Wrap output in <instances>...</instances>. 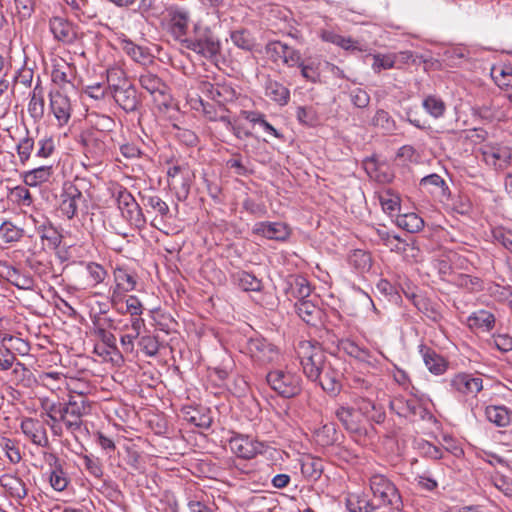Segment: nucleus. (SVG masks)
I'll return each mask as SVG.
<instances>
[{
    "mask_svg": "<svg viewBox=\"0 0 512 512\" xmlns=\"http://www.w3.org/2000/svg\"><path fill=\"white\" fill-rule=\"evenodd\" d=\"M75 384L80 383L77 380L67 383L69 395L67 402L64 403L61 422L67 431L77 438L88 434L83 417L90 414L91 404L85 396V391L77 390Z\"/></svg>",
    "mask_w": 512,
    "mask_h": 512,
    "instance_id": "1",
    "label": "nucleus"
},
{
    "mask_svg": "<svg viewBox=\"0 0 512 512\" xmlns=\"http://www.w3.org/2000/svg\"><path fill=\"white\" fill-rule=\"evenodd\" d=\"M369 488L372 493V501L377 508L390 507L400 511L403 507L402 497L396 485L385 475L373 473L369 477Z\"/></svg>",
    "mask_w": 512,
    "mask_h": 512,
    "instance_id": "2",
    "label": "nucleus"
},
{
    "mask_svg": "<svg viewBox=\"0 0 512 512\" xmlns=\"http://www.w3.org/2000/svg\"><path fill=\"white\" fill-rule=\"evenodd\" d=\"M297 352L303 372L309 379L316 381L329 362L326 354L318 344H313L310 341L300 342Z\"/></svg>",
    "mask_w": 512,
    "mask_h": 512,
    "instance_id": "3",
    "label": "nucleus"
},
{
    "mask_svg": "<svg viewBox=\"0 0 512 512\" xmlns=\"http://www.w3.org/2000/svg\"><path fill=\"white\" fill-rule=\"evenodd\" d=\"M266 379L275 392L286 398L297 396L302 390L301 377L291 371L273 370L267 374Z\"/></svg>",
    "mask_w": 512,
    "mask_h": 512,
    "instance_id": "4",
    "label": "nucleus"
},
{
    "mask_svg": "<svg viewBox=\"0 0 512 512\" xmlns=\"http://www.w3.org/2000/svg\"><path fill=\"white\" fill-rule=\"evenodd\" d=\"M482 160L496 171L507 169L512 160V150L509 146L497 142H486L479 148Z\"/></svg>",
    "mask_w": 512,
    "mask_h": 512,
    "instance_id": "5",
    "label": "nucleus"
},
{
    "mask_svg": "<svg viewBox=\"0 0 512 512\" xmlns=\"http://www.w3.org/2000/svg\"><path fill=\"white\" fill-rule=\"evenodd\" d=\"M450 391L459 397H476L483 389V380L469 373H458L449 381Z\"/></svg>",
    "mask_w": 512,
    "mask_h": 512,
    "instance_id": "6",
    "label": "nucleus"
},
{
    "mask_svg": "<svg viewBox=\"0 0 512 512\" xmlns=\"http://www.w3.org/2000/svg\"><path fill=\"white\" fill-rule=\"evenodd\" d=\"M167 30L172 37L184 44V41L188 40L185 38L189 23L190 13L187 9L171 6L167 9Z\"/></svg>",
    "mask_w": 512,
    "mask_h": 512,
    "instance_id": "7",
    "label": "nucleus"
},
{
    "mask_svg": "<svg viewBox=\"0 0 512 512\" xmlns=\"http://www.w3.org/2000/svg\"><path fill=\"white\" fill-rule=\"evenodd\" d=\"M184 46L208 59L220 52V42L209 28H205L195 39L184 41Z\"/></svg>",
    "mask_w": 512,
    "mask_h": 512,
    "instance_id": "8",
    "label": "nucleus"
},
{
    "mask_svg": "<svg viewBox=\"0 0 512 512\" xmlns=\"http://www.w3.org/2000/svg\"><path fill=\"white\" fill-rule=\"evenodd\" d=\"M246 352L254 362L259 364L271 363L279 358L276 346L262 337L250 338L246 344Z\"/></svg>",
    "mask_w": 512,
    "mask_h": 512,
    "instance_id": "9",
    "label": "nucleus"
},
{
    "mask_svg": "<svg viewBox=\"0 0 512 512\" xmlns=\"http://www.w3.org/2000/svg\"><path fill=\"white\" fill-rule=\"evenodd\" d=\"M266 54L274 63H282L287 67H296L300 64V51L281 42L271 41L266 45Z\"/></svg>",
    "mask_w": 512,
    "mask_h": 512,
    "instance_id": "10",
    "label": "nucleus"
},
{
    "mask_svg": "<svg viewBox=\"0 0 512 512\" xmlns=\"http://www.w3.org/2000/svg\"><path fill=\"white\" fill-rule=\"evenodd\" d=\"M50 109L59 127L69 122L72 112L70 99L61 91L56 90L50 93Z\"/></svg>",
    "mask_w": 512,
    "mask_h": 512,
    "instance_id": "11",
    "label": "nucleus"
},
{
    "mask_svg": "<svg viewBox=\"0 0 512 512\" xmlns=\"http://www.w3.org/2000/svg\"><path fill=\"white\" fill-rule=\"evenodd\" d=\"M231 451L240 458L251 459L262 452L263 445L244 435H237L229 442Z\"/></svg>",
    "mask_w": 512,
    "mask_h": 512,
    "instance_id": "12",
    "label": "nucleus"
},
{
    "mask_svg": "<svg viewBox=\"0 0 512 512\" xmlns=\"http://www.w3.org/2000/svg\"><path fill=\"white\" fill-rule=\"evenodd\" d=\"M49 29L54 39L64 44H71L77 39L76 27L63 17H52L49 20Z\"/></svg>",
    "mask_w": 512,
    "mask_h": 512,
    "instance_id": "13",
    "label": "nucleus"
},
{
    "mask_svg": "<svg viewBox=\"0 0 512 512\" xmlns=\"http://www.w3.org/2000/svg\"><path fill=\"white\" fill-rule=\"evenodd\" d=\"M106 138L107 135L102 131H94L87 134L83 139L86 155L90 156L94 161H101L108 149Z\"/></svg>",
    "mask_w": 512,
    "mask_h": 512,
    "instance_id": "14",
    "label": "nucleus"
},
{
    "mask_svg": "<svg viewBox=\"0 0 512 512\" xmlns=\"http://www.w3.org/2000/svg\"><path fill=\"white\" fill-rule=\"evenodd\" d=\"M21 430L33 444L40 447H46L49 445L46 428L39 420L25 418L21 422Z\"/></svg>",
    "mask_w": 512,
    "mask_h": 512,
    "instance_id": "15",
    "label": "nucleus"
},
{
    "mask_svg": "<svg viewBox=\"0 0 512 512\" xmlns=\"http://www.w3.org/2000/svg\"><path fill=\"white\" fill-rule=\"evenodd\" d=\"M253 233L267 239L285 241L290 236V228L282 222H258L253 226Z\"/></svg>",
    "mask_w": 512,
    "mask_h": 512,
    "instance_id": "16",
    "label": "nucleus"
},
{
    "mask_svg": "<svg viewBox=\"0 0 512 512\" xmlns=\"http://www.w3.org/2000/svg\"><path fill=\"white\" fill-rule=\"evenodd\" d=\"M118 204L123 216L127 218L130 223L138 226L144 222L141 208L128 191L124 190L119 192Z\"/></svg>",
    "mask_w": 512,
    "mask_h": 512,
    "instance_id": "17",
    "label": "nucleus"
},
{
    "mask_svg": "<svg viewBox=\"0 0 512 512\" xmlns=\"http://www.w3.org/2000/svg\"><path fill=\"white\" fill-rule=\"evenodd\" d=\"M336 417L345 427V429L353 435H362L365 432L363 419L355 409L350 407H340L336 410Z\"/></svg>",
    "mask_w": 512,
    "mask_h": 512,
    "instance_id": "18",
    "label": "nucleus"
},
{
    "mask_svg": "<svg viewBox=\"0 0 512 512\" xmlns=\"http://www.w3.org/2000/svg\"><path fill=\"white\" fill-rule=\"evenodd\" d=\"M114 100L126 112H133L137 109L139 100L136 89L131 86L114 85Z\"/></svg>",
    "mask_w": 512,
    "mask_h": 512,
    "instance_id": "19",
    "label": "nucleus"
},
{
    "mask_svg": "<svg viewBox=\"0 0 512 512\" xmlns=\"http://www.w3.org/2000/svg\"><path fill=\"white\" fill-rule=\"evenodd\" d=\"M203 91L215 102L225 104L232 102L237 98V91L231 84H203Z\"/></svg>",
    "mask_w": 512,
    "mask_h": 512,
    "instance_id": "20",
    "label": "nucleus"
},
{
    "mask_svg": "<svg viewBox=\"0 0 512 512\" xmlns=\"http://www.w3.org/2000/svg\"><path fill=\"white\" fill-rule=\"evenodd\" d=\"M52 81L64 87L67 84H71L74 77V67L61 57H54L52 59Z\"/></svg>",
    "mask_w": 512,
    "mask_h": 512,
    "instance_id": "21",
    "label": "nucleus"
},
{
    "mask_svg": "<svg viewBox=\"0 0 512 512\" xmlns=\"http://www.w3.org/2000/svg\"><path fill=\"white\" fill-rule=\"evenodd\" d=\"M81 200L82 193L78 189L70 187L61 196L60 212L68 219H72L77 214Z\"/></svg>",
    "mask_w": 512,
    "mask_h": 512,
    "instance_id": "22",
    "label": "nucleus"
},
{
    "mask_svg": "<svg viewBox=\"0 0 512 512\" xmlns=\"http://www.w3.org/2000/svg\"><path fill=\"white\" fill-rule=\"evenodd\" d=\"M420 353L425 366L431 373L442 375L447 370V362L445 359L431 348L421 345Z\"/></svg>",
    "mask_w": 512,
    "mask_h": 512,
    "instance_id": "23",
    "label": "nucleus"
},
{
    "mask_svg": "<svg viewBox=\"0 0 512 512\" xmlns=\"http://www.w3.org/2000/svg\"><path fill=\"white\" fill-rule=\"evenodd\" d=\"M0 484L15 499L22 500L27 496L28 490L25 482L16 475L4 474L0 478Z\"/></svg>",
    "mask_w": 512,
    "mask_h": 512,
    "instance_id": "24",
    "label": "nucleus"
},
{
    "mask_svg": "<svg viewBox=\"0 0 512 512\" xmlns=\"http://www.w3.org/2000/svg\"><path fill=\"white\" fill-rule=\"evenodd\" d=\"M486 419L497 427H507L512 420V411L504 405H490L485 409Z\"/></svg>",
    "mask_w": 512,
    "mask_h": 512,
    "instance_id": "25",
    "label": "nucleus"
},
{
    "mask_svg": "<svg viewBox=\"0 0 512 512\" xmlns=\"http://www.w3.org/2000/svg\"><path fill=\"white\" fill-rule=\"evenodd\" d=\"M420 185L434 197L443 200L449 196V188L444 179L437 174H431L421 179Z\"/></svg>",
    "mask_w": 512,
    "mask_h": 512,
    "instance_id": "26",
    "label": "nucleus"
},
{
    "mask_svg": "<svg viewBox=\"0 0 512 512\" xmlns=\"http://www.w3.org/2000/svg\"><path fill=\"white\" fill-rule=\"evenodd\" d=\"M120 48L135 62L147 64L151 61V55L147 48L139 46L130 39L123 38L119 42Z\"/></svg>",
    "mask_w": 512,
    "mask_h": 512,
    "instance_id": "27",
    "label": "nucleus"
},
{
    "mask_svg": "<svg viewBox=\"0 0 512 512\" xmlns=\"http://www.w3.org/2000/svg\"><path fill=\"white\" fill-rule=\"evenodd\" d=\"M467 325L471 329L490 331L494 328L495 316L489 311L478 310L468 316Z\"/></svg>",
    "mask_w": 512,
    "mask_h": 512,
    "instance_id": "28",
    "label": "nucleus"
},
{
    "mask_svg": "<svg viewBox=\"0 0 512 512\" xmlns=\"http://www.w3.org/2000/svg\"><path fill=\"white\" fill-rule=\"evenodd\" d=\"M295 307L299 317L307 324L316 325L321 318V309L311 300L298 301Z\"/></svg>",
    "mask_w": 512,
    "mask_h": 512,
    "instance_id": "29",
    "label": "nucleus"
},
{
    "mask_svg": "<svg viewBox=\"0 0 512 512\" xmlns=\"http://www.w3.org/2000/svg\"><path fill=\"white\" fill-rule=\"evenodd\" d=\"M340 377V372L334 369L332 364L328 362L321 371L319 378H316V381L319 382L325 391L333 393L340 388Z\"/></svg>",
    "mask_w": 512,
    "mask_h": 512,
    "instance_id": "30",
    "label": "nucleus"
},
{
    "mask_svg": "<svg viewBox=\"0 0 512 512\" xmlns=\"http://www.w3.org/2000/svg\"><path fill=\"white\" fill-rule=\"evenodd\" d=\"M139 83L143 89L151 95L165 96L167 92V85L156 74L149 71L142 73L139 76Z\"/></svg>",
    "mask_w": 512,
    "mask_h": 512,
    "instance_id": "31",
    "label": "nucleus"
},
{
    "mask_svg": "<svg viewBox=\"0 0 512 512\" xmlns=\"http://www.w3.org/2000/svg\"><path fill=\"white\" fill-rule=\"evenodd\" d=\"M265 95L281 106L286 105L290 98L288 88L272 79H268L265 83Z\"/></svg>",
    "mask_w": 512,
    "mask_h": 512,
    "instance_id": "32",
    "label": "nucleus"
},
{
    "mask_svg": "<svg viewBox=\"0 0 512 512\" xmlns=\"http://www.w3.org/2000/svg\"><path fill=\"white\" fill-rule=\"evenodd\" d=\"M287 293L299 301L305 300L311 294L308 280L302 276H291L288 279Z\"/></svg>",
    "mask_w": 512,
    "mask_h": 512,
    "instance_id": "33",
    "label": "nucleus"
},
{
    "mask_svg": "<svg viewBox=\"0 0 512 512\" xmlns=\"http://www.w3.org/2000/svg\"><path fill=\"white\" fill-rule=\"evenodd\" d=\"M321 59L319 57H308L305 61L300 56V64L296 67L301 69V75L307 81L316 83L320 80Z\"/></svg>",
    "mask_w": 512,
    "mask_h": 512,
    "instance_id": "34",
    "label": "nucleus"
},
{
    "mask_svg": "<svg viewBox=\"0 0 512 512\" xmlns=\"http://www.w3.org/2000/svg\"><path fill=\"white\" fill-rule=\"evenodd\" d=\"M346 507L350 512H373L377 509L372 500L360 493H349L346 497Z\"/></svg>",
    "mask_w": 512,
    "mask_h": 512,
    "instance_id": "35",
    "label": "nucleus"
},
{
    "mask_svg": "<svg viewBox=\"0 0 512 512\" xmlns=\"http://www.w3.org/2000/svg\"><path fill=\"white\" fill-rule=\"evenodd\" d=\"M343 348L349 356L367 364L370 367H377L378 360L367 349L360 347L354 342L344 343Z\"/></svg>",
    "mask_w": 512,
    "mask_h": 512,
    "instance_id": "36",
    "label": "nucleus"
},
{
    "mask_svg": "<svg viewBox=\"0 0 512 512\" xmlns=\"http://www.w3.org/2000/svg\"><path fill=\"white\" fill-rule=\"evenodd\" d=\"M405 296L411 299L414 306L428 318L432 319L433 321H438L441 318L439 311L427 298L407 292H405Z\"/></svg>",
    "mask_w": 512,
    "mask_h": 512,
    "instance_id": "37",
    "label": "nucleus"
},
{
    "mask_svg": "<svg viewBox=\"0 0 512 512\" xmlns=\"http://www.w3.org/2000/svg\"><path fill=\"white\" fill-rule=\"evenodd\" d=\"M52 175L51 166H40L24 173V183L31 187H36L47 182Z\"/></svg>",
    "mask_w": 512,
    "mask_h": 512,
    "instance_id": "38",
    "label": "nucleus"
},
{
    "mask_svg": "<svg viewBox=\"0 0 512 512\" xmlns=\"http://www.w3.org/2000/svg\"><path fill=\"white\" fill-rule=\"evenodd\" d=\"M114 281L118 289L128 292L133 291L137 284L135 275L122 267H117L114 270Z\"/></svg>",
    "mask_w": 512,
    "mask_h": 512,
    "instance_id": "39",
    "label": "nucleus"
},
{
    "mask_svg": "<svg viewBox=\"0 0 512 512\" xmlns=\"http://www.w3.org/2000/svg\"><path fill=\"white\" fill-rule=\"evenodd\" d=\"M131 330L134 334H124L120 338L121 345L126 352H132L134 349V340L137 339L141 333V329L145 326L142 318H130Z\"/></svg>",
    "mask_w": 512,
    "mask_h": 512,
    "instance_id": "40",
    "label": "nucleus"
},
{
    "mask_svg": "<svg viewBox=\"0 0 512 512\" xmlns=\"http://www.w3.org/2000/svg\"><path fill=\"white\" fill-rule=\"evenodd\" d=\"M234 282L244 291H259L261 281L251 273L239 271L233 275Z\"/></svg>",
    "mask_w": 512,
    "mask_h": 512,
    "instance_id": "41",
    "label": "nucleus"
},
{
    "mask_svg": "<svg viewBox=\"0 0 512 512\" xmlns=\"http://www.w3.org/2000/svg\"><path fill=\"white\" fill-rule=\"evenodd\" d=\"M397 225L410 233H416L424 227V221L416 213H407L398 216Z\"/></svg>",
    "mask_w": 512,
    "mask_h": 512,
    "instance_id": "42",
    "label": "nucleus"
},
{
    "mask_svg": "<svg viewBox=\"0 0 512 512\" xmlns=\"http://www.w3.org/2000/svg\"><path fill=\"white\" fill-rule=\"evenodd\" d=\"M45 104L42 90L38 87L33 89L28 105V111L32 118L41 119L44 115Z\"/></svg>",
    "mask_w": 512,
    "mask_h": 512,
    "instance_id": "43",
    "label": "nucleus"
},
{
    "mask_svg": "<svg viewBox=\"0 0 512 512\" xmlns=\"http://www.w3.org/2000/svg\"><path fill=\"white\" fill-rule=\"evenodd\" d=\"M39 378L41 383L51 391L60 389L61 384H65L67 387L68 382L75 380L74 378L67 379L59 372H44L39 376Z\"/></svg>",
    "mask_w": 512,
    "mask_h": 512,
    "instance_id": "44",
    "label": "nucleus"
},
{
    "mask_svg": "<svg viewBox=\"0 0 512 512\" xmlns=\"http://www.w3.org/2000/svg\"><path fill=\"white\" fill-rule=\"evenodd\" d=\"M322 470L323 465L319 459L306 457L301 462V472L306 478L316 480L321 476Z\"/></svg>",
    "mask_w": 512,
    "mask_h": 512,
    "instance_id": "45",
    "label": "nucleus"
},
{
    "mask_svg": "<svg viewBox=\"0 0 512 512\" xmlns=\"http://www.w3.org/2000/svg\"><path fill=\"white\" fill-rule=\"evenodd\" d=\"M372 124L386 133H393L396 130V123L389 113L383 109L376 111Z\"/></svg>",
    "mask_w": 512,
    "mask_h": 512,
    "instance_id": "46",
    "label": "nucleus"
},
{
    "mask_svg": "<svg viewBox=\"0 0 512 512\" xmlns=\"http://www.w3.org/2000/svg\"><path fill=\"white\" fill-rule=\"evenodd\" d=\"M23 236V229L17 227L10 221H5L0 226V238L5 243H12L20 240Z\"/></svg>",
    "mask_w": 512,
    "mask_h": 512,
    "instance_id": "47",
    "label": "nucleus"
},
{
    "mask_svg": "<svg viewBox=\"0 0 512 512\" xmlns=\"http://www.w3.org/2000/svg\"><path fill=\"white\" fill-rule=\"evenodd\" d=\"M424 110L434 118L443 116L446 106L444 102L436 96H428L423 100Z\"/></svg>",
    "mask_w": 512,
    "mask_h": 512,
    "instance_id": "48",
    "label": "nucleus"
},
{
    "mask_svg": "<svg viewBox=\"0 0 512 512\" xmlns=\"http://www.w3.org/2000/svg\"><path fill=\"white\" fill-rule=\"evenodd\" d=\"M11 369L13 380L16 384H23L24 386L30 385L32 373L24 363L16 360Z\"/></svg>",
    "mask_w": 512,
    "mask_h": 512,
    "instance_id": "49",
    "label": "nucleus"
},
{
    "mask_svg": "<svg viewBox=\"0 0 512 512\" xmlns=\"http://www.w3.org/2000/svg\"><path fill=\"white\" fill-rule=\"evenodd\" d=\"M379 201L384 212L393 214L400 207V199L390 191H384L379 195Z\"/></svg>",
    "mask_w": 512,
    "mask_h": 512,
    "instance_id": "50",
    "label": "nucleus"
},
{
    "mask_svg": "<svg viewBox=\"0 0 512 512\" xmlns=\"http://www.w3.org/2000/svg\"><path fill=\"white\" fill-rule=\"evenodd\" d=\"M86 272L92 287L102 283L107 276V272L103 266L94 262H90L86 265Z\"/></svg>",
    "mask_w": 512,
    "mask_h": 512,
    "instance_id": "51",
    "label": "nucleus"
},
{
    "mask_svg": "<svg viewBox=\"0 0 512 512\" xmlns=\"http://www.w3.org/2000/svg\"><path fill=\"white\" fill-rule=\"evenodd\" d=\"M349 262L358 270L365 271L371 267V257L363 250H355L349 256Z\"/></svg>",
    "mask_w": 512,
    "mask_h": 512,
    "instance_id": "52",
    "label": "nucleus"
},
{
    "mask_svg": "<svg viewBox=\"0 0 512 512\" xmlns=\"http://www.w3.org/2000/svg\"><path fill=\"white\" fill-rule=\"evenodd\" d=\"M377 378L374 375H368L363 377L361 375H354L352 377V386L355 389H359L361 391H366L369 394H373L375 391V383Z\"/></svg>",
    "mask_w": 512,
    "mask_h": 512,
    "instance_id": "53",
    "label": "nucleus"
},
{
    "mask_svg": "<svg viewBox=\"0 0 512 512\" xmlns=\"http://www.w3.org/2000/svg\"><path fill=\"white\" fill-rule=\"evenodd\" d=\"M373 60L372 69L374 72L379 73L382 69L393 68L396 56L393 54H375Z\"/></svg>",
    "mask_w": 512,
    "mask_h": 512,
    "instance_id": "54",
    "label": "nucleus"
},
{
    "mask_svg": "<svg viewBox=\"0 0 512 512\" xmlns=\"http://www.w3.org/2000/svg\"><path fill=\"white\" fill-rule=\"evenodd\" d=\"M232 42L239 48L251 50L254 46L253 39L246 30H238L231 33Z\"/></svg>",
    "mask_w": 512,
    "mask_h": 512,
    "instance_id": "55",
    "label": "nucleus"
},
{
    "mask_svg": "<svg viewBox=\"0 0 512 512\" xmlns=\"http://www.w3.org/2000/svg\"><path fill=\"white\" fill-rule=\"evenodd\" d=\"M16 360L17 358L10 347L0 343V371L4 372L10 370Z\"/></svg>",
    "mask_w": 512,
    "mask_h": 512,
    "instance_id": "56",
    "label": "nucleus"
},
{
    "mask_svg": "<svg viewBox=\"0 0 512 512\" xmlns=\"http://www.w3.org/2000/svg\"><path fill=\"white\" fill-rule=\"evenodd\" d=\"M493 486L502 492L505 496L512 498V480L501 474L491 476Z\"/></svg>",
    "mask_w": 512,
    "mask_h": 512,
    "instance_id": "57",
    "label": "nucleus"
},
{
    "mask_svg": "<svg viewBox=\"0 0 512 512\" xmlns=\"http://www.w3.org/2000/svg\"><path fill=\"white\" fill-rule=\"evenodd\" d=\"M140 349L145 353L146 356L153 357L157 355L159 351V342L153 336H142L138 342Z\"/></svg>",
    "mask_w": 512,
    "mask_h": 512,
    "instance_id": "58",
    "label": "nucleus"
},
{
    "mask_svg": "<svg viewBox=\"0 0 512 512\" xmlns=\"http://www.w3.org/2000/svg\"><path fill=\"white\" fill-rule=\"evenodd\" d=\"M0 343L5 345L10 343V349H14L20 355H26L30 350L28 342L24 341L21 338L13 337L11 335H4L1 338Z\"/></svg>",
    "mask_w": 512,
    "mask_h": 512,
    "instance_id": "59",
    "label": "nucleus"
},
{
    "mask_svg": "<svg viewBox=\"0 0 512 512\" xmlns=\"http://www.w3.org/2000/svg\"><path fill=\"white\" fill-rule=\"evenodd\" d=\"M10 281L19 289L23 290H31L33 288V280L32 278L21 275L16 269H11L8 272Z\"/></svg>",
    "mask_w": 512,
    "mask_h": 512,
    "instance_id": "60",
    "label": "nucleus"
},
{
    "mask_svg": "<svg viewBox=\"0 0 512 512\" xmlns=\"http://www.w3.org/2000/svg\"><path fill=\"white\" fill-rule=\"evenodd\" d=\"M50 484L54 490L59 491V492L66 489V487L68 485V479L65 476V473L62 468H57L56 470H51Z\"/></svg>",
    "mask_w": 512,
    "mask_h": 512,
    "instance_id": "61",
    "label": "nucleus"
},
{
    "mask_svg": "<svg viewBox=\"0 0 512 512\" xmlns=\"http://www.w3.org/2000/svg\"><path fill=\"white\" fill-rule=\"evenodd\" d=\"M43 408L46 411L47 416L55 423L61 422L63 415L64 404L60 402H49L43 403Z\"/></svg>",
    "mask_w": 512,
    "mask_h": 512,
    "instance_id": "62",
    "label": "nucleus"
},
{
    "mask_svg": "<svg viewBox=\"0 0 512 512\" xmlns=\"http://www.w3.org/2000/svg\"><path fill=\"white\" fill-rule=\"evenodd\" d=\"M40 237L42 240H47L49 244L54 248L58 247L61 243V235L51 225L41 226Z\"/></svg>",
    "mask_w": 512,
    "mask_h": 512,
    "instance_id": "63",
    "label": "nucleus"
},
{
    "mask_svg": "<svg viewBox=\"0 0 512 512\" xmlns=\"http://www.w3.org/2000/svg\"><path fill=\"white\" fill-rule=\"evenodd\" d=\"M33 148H34V140L29 136L24 137L18 143L17 153H18V156L22 163L26 162L30 158Z\"/></svg>",
    "mask_w": 512,
    "mask_h": 512,
    "instance_id": "64",
    "label": "nucleus"
}]
</instances>
